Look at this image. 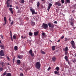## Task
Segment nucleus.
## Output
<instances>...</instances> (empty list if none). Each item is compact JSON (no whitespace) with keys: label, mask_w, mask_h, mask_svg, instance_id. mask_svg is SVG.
<instances>
[{"label":"nucleus","mask_w":76,"mask_h":76,"mask_svg":"<svg viewBox=\"0 0 76 76\" xmlns=\"http://www.w3.org/2000/svg\"><path fill=\"white\" fill-rule=\"evenodd\" d=\"M50 69H51V68L50 67H49L48 69V71H49V70H50Z\"/></svg>","instance_id":"37998d69"},{"label":"nucleus","mask_w":76,"mask_h":76,"mask_svg":"<svg viewBox=\"0 0 76 76\" xmlns=\"http://www.w3.org/2000/svg\"><path fill=\"white\" fill-rule=\"evenodd\" d=\"M63 51L65 52V55H67L68 54V51H69V49H68V47L66 46L63 49Z\"/></svg>","instance_id":"f257e3e1"},{"label":"nucleus","mask_w":76,"mask_h":76,"mask_svg":"<svg viewBox=\"0 0 76 76\" xmlns=\"http://www.w3.org/2000/svg\"><path fill=\"white\" fill-rule=\"evenodd\" d=\"M70 23L72 26H73V22Z\"/></svg>","instance_id":"58836bf2"},{"label":"nucleus","mask_w":76,"mask_h":76,"mask_svg":"<svg viewBox=\"0 0 76 76\" xmlns=\"http://www.w3.org/2000/svg\"><path fill=\"white\" fill-rule=\"evenodd\" d=\"M7 65L10 66V65L9 64V63H7Z\"/></svg>","instance_id":"0e129e2a"},{"label":"nucleus","mask_w":76,"mask_h":76,"mask_svg":"<svg viewBox=\"0 0 76 76\" xmlns=\"http://www.w3.org/2000/svg\"><path fill=\"white\" fill-rule=\"evenodd\" d=\"M42 27L45 29H46L48 28V24L46 23H43L42 25Z\"/></svg>","instance_id":"7ed1b4c3"},{"label":"nucleus","mask_w":76,"mask_h":76,"mask_svg":"<svg viewBox=\"0 0 76 76\" xmlns=\"http://www.w3.org/2000/svg\"><path fill=\"white\" fill-rule=\"evenodd\" d=\"M56 57L54 56L52 58V61H56Z\"/></svg>","instance_id":"ddd939ff"},{"label":"nucleus","mask_w":76,"mask_h":76,"mask_svg":"<svg viewBox=\"0 0 76 76\" xmlns=\"http://www.w3.org/2000/svg\"><path fill=\"white\" fill-rule=\"evenodd\" d=\"M40 52L42 54H45V53L44 51H42V50H41V51Z\"/></svg>","instance_id":"4be33fe9"},{"label":"nucleus","mask_w":76,"mask_h":76,"mask_svg":"<svg viewBox=\"0 0 76 76\" xmlns=\"http://www.w3.org/2000/svg\"><path fill=\"white\" fill-rule=\"evenodd\" d=\"M0 46L1 48L2 49H4V45H0Z\"/></svg>","instance_id":"a211bd4d"},{"label":"nucleus","mask_w":76,"mask_h":76,"mask_svg":"<svg viewBox=\"0 0 76 76\" xmlns=\"http://www.w3.org/2000/svg\"><path fill=\"white\" fill-rule=\"evenodd\" d=\"M36 21H38V20H39V17H38V16L36 17Z\"/></svg>","instance_id":"5701e85b"},{"label":"nucleus","mask_w":76,"mask_h":76,"mask_svg":"<svg viewBox=\"0 0 76 76\" xmlns=\"http://www.w3.org/2000/svg\"><path fill=\"white\" fill-rule=\"evenodd\" d=\"M18 46H15L14 47V50L15 51H17L18 50Z\"/></svg>","instance_id":"2eb2a0df"},{"label":"nucleus","mask_w":76,"mask_h":76,"mask_svg":"<svg viewBox=\"0 0 76 76\" xmlns=\"http://www.w3.org/2000/svg\"><path fill=\"white\" fill-rule=\"evenodd\" d=\"M6 24V22H5V23H4L3 24V26H4Z\"/></svg>","instance_id":"49530a36"},{"label":"nucleus","mask_w":76,"mask_h":76,"mask_svg":"<svg viewBox=\"0 0 76 76\" xmlns=\"http://www.w3.org/2000/svg\"><path fill=\"white\" fill-rule=\"evenodd\" d=\"M61 39H63V38H64V36H62L61 37Z\"/></svg>","instance_id":"603ef678"},{"label":"nucleus","mask_w":76,"mask_h":76,"mask_svg":"<svg viewBox=\"0 0 76 76\" xmlns=\"http://www.w3.org/2000/svg\"><path fill=\"white\" fill-rule=\"evenodd\" d=\"M61 3L63 4L64 3V0H61Z\"/></svg>","instance_id":"473e14b6"},{"label":"nucleus","mask_w":76,"mask_h":76,"mask_svg":"<svg viewBox=\"0 0 76 76\" xmlns=\"http://www.w3.org/2000/svg\"><path fill=\"white\" fill-rule=\"evenodd\" d=\"M3 68L2 67H1L0 68V70L1 72V71H3Z\"/></svg>","instance_id":"72a5a7b5"},{"label":"nucleus","mask_w":76,"mask_h":76,"mask_svg":"<svg viewBox=\"0 0 76 76\" xmlns=\"http://www.w3.org/2000/svg\"><path fill=\"white\" fill-rule=\"evenodd\" d=\"M17 62L18 63V65H19L20 64V61L19 60H18L17 61Z\"/></svg>","instance_id":"f3484780"},{"label":"nucleus","mask_w":76,"mask_h":76,"mask_svg":"<svg viewBox=\"0 0 76 76\" xmlns=\"http://www.w3.org/2000/svg\"><path fill=\"white\" fill-rule=\"evenodd\" d=\"M12 7V5H10V7Z\"/></svg>","instance_id":"680f3d73"},{"label":"nucleus","mask_w":76,"mask_h":76,"mask_svg":"<svg viewBox=\"0 0 76 76\" xmlns=\"http://www.w3.org/2000/svg\"><path fill=\"white\" fill-rule=\"evenodd\" d=\"M6 74H7V72H5L2 74V75L3 76H4L6 75Z\"/></svg>","instance_id":"b1692460"},{"label":"nucleus","mask_w":76,"mask_h":76,"mask_svg":"<svg viewBox=\"0 0 76 76\" xmlns=\"http://www.w3.org/2000/svg\"><path fill=\"white\" fill-rule=\"evenodd\" d=\"M55 4V5H57V6H61V3H60V2H59V1L56 2Z\"/></svg>","instance_id":"6e6552de"},{"label":"nucleus","mask_w":76,"mask_h":76,"mask_svg":"<svg viewBox=\"0 0 76 76\" xmlns=\"http://www.w3.org/2000/svg\"><path fill=\"white\" fill-rule=\"evenodd\" d=\"M21 3H22L23 4L25 2V1L24 0H21L20 1Z\"/></svg>","instance_id":"a878e982"},{"label":"nucleus","mask_w":76,"mask_h":76,"mask_svg":"<svg viewBox=\"0 0 76 76\" xmlns=\"http://www.w3.org/2000/svg\"><path fill=\"white\" fill-rule=\"evenodd\" d=\"M64 58L65 59L66 61H68V57L67 56H65Z\"/></svg>","instance_id":"dca6fc26"},{"label":"nucleus","mask_w":76,"mask_h":76,"mask_svg":"<svg viewBox=\"0 0 76 76\" xmlns=\"http://www.w3.org/2000/svg\"><path fill=\"white\" fill-rule=\"evenodd\" d=\"M9 10H10V11H12V8H10Z\"/></svg>","instance_id":"c9c22d12"},{"label":"nucleus","mask_w":76,"mask_h":76,"mask_svg":"<svg viewBox=\"0 0 76 76\" xmlns=\"http://www.w3.org/2000/svg\"><path fill=\"white\" fill-rule=\"evenodd\" d=\"M20 70H22H22H23L22 69H20Z\"/></svg>","instance_id":"e2e57ef3"},{"label":"nucleus","mask_w":76,"mask_h":76,"mask_svg":"<svg viewBox=\"0 0 76 76\" xmlns=\"http://www.w3.org/2000/svg\"><path fill=\"white\" fill-rule=\"evenodd\" d=\"M20 76H23V74L22 73H21L20 74Z\"/></svg>","instance_id":"4c0bfd02"},{"label":"nucleus","mask_w":76,"mask_h":76,"mask_svg":"<svg viewBox=\"0 0 76 76\" xmlns=\"http://www.w3.org/2000/svg\"><path fill=\"white\" fill-rule=\"evenodd\" d=\"M9 5H7V7H9Z\"/></svg>","instance_id":"13d9d810"},{"label":"nucleus","mask_w":76,"mask_h":76,"mask_svg":"<svg viewBox=\"0 0 76 76\" xmlns=\"http://www.w3.org/2000/svg\"><path fill=\"white\" fill-rule=\"evenodd\" d=\"M4 21L5 22H7V21L6 20V17H4Z\"/></svg>","instance_id":"aec40b11"},{"label":"nucleus","mask_w":76,"mask_h":76,"mask_svg":"<svg viewBox=\"0 0 76 76\" xmlns=\"http://www.w3.org/2000/svg\"><path fill=\"white\" fill-rule=\"evenodd\" d=\"M52 5L53 4H51L50 3L48 4V6L47 10L48 11H50V8H51V7L52 6Z\"/></svg>","instance_id":"423d86ee"},{"label":"nucleus","mask_w":76,"mask_h":76,"mask_svg":"<svg viewBox=\"0 0 76 76\" xmlns=\"http://www.w3.org/2000/svg\"><path fill=\"white\" fill-rule=\"evenodd\" d=\"M10 37L11 38H12V34H10Z\"/></svg>","instance_id":"de8ad7c7"},{"label":"nucleus","mask_w":76,"mask_h":76,"mask_svg":"<svg viewBox=\"0 0 76 76\" xmlns=\"http://www.w3.org/2000/svg\"><path fill=\"white\" fill-rule=\"evenodd\" d=\"M34 20H35V18H34Z\"/></svg>","instance_id":"774afa93"},{"label":"nucleus","mask_w":76,"mask_h":76,"mask_svg":"<svg viewBox=\"0 0 76 76\" xmlns=\"http://www.w3.org/2000/svg\"><path fill=\"white\" fill-rule=\"evenodd\" d=\"M15 62V59H14L13 60V63H14Z\"/></svg>","instance_id":"4d7b16f0"},{"label":"nucleus","mask_w":76,"mask_h":76,"mask_svg":"<svg viewBox=\"0 0 76 76\" xmlns=\"http://www.w3.org/2000/svg\"><path fill=\"white\" fill-rule=\"evenodd\" d=\"M7 59H8V60H9L10 58H9V57H7Z\"/></svg>","instance_id":"3c124183"},{"label":"nucleus","mask_w":76,"mask_h":76,"mask_svg":"<svg viewBox=\"0 0 76 76\" xmlns=\"http://www.w3.org/2000/svg\"><path fill=\"white\" fill-rule=\"evenodd\" d=\"M6 76H11V74L9 73H7V74Z\"/></svg>","instance_id":"c756f323"},{"label":"nucleus","mask_w":76,"mask_h":76,"mask_svg":"<svg viewBox=\"0 0 76 76\" xmlns=\"http://www.w3.org/2000/svg\"><path fill=\"white\" fill-rule=\"evenodd\" d=\"M54 73H55V74H57V71H55Z\"/></svg>","instance_id":"a18cd8bd"},{"label":"nucleus","mask_w":76,"mask_h":76,"mask_svg":"<svg viewBox=\"0 0 76 76\" xmlns=\"http://www.w3.org/2000/svg\"><path fill=\"white\" fill-rule=\"evenodd\" d=\"M56 69L57 70V71H58L59 70V67L58 66L56 68Z\"/></svg>","instance_id":"7c9ffc66"},{"label":"nucleus","mask_w":76,"mask_h":76,"mask_svg":"<svg viewBox=\"0 0 76 76\" xmlns=\"http://www.w3.org/2000/svg\"><path fill=\"white\" fill-rule=\"evenodd\" d=\"M30 11L32 13L33 15H34V14H35V10L34 9H32L31 8L30 9Z\"/></svg>","instance_id":"9d476101"},{"label":"nucleus","mask_w":76,"mask_h":76,"mask_svg":"<svg viewBox=\"0 0 76 76\" xmlns=\"http://www.w3.org/2000/svg\"><path fill=\"white\" fill-rule=\"evenodd\" d=\"M11 39L12 41H13V38L12 37L11 38Z\"/></svg>","instance_id":"052dcab7"},{"label":"nucleus","mask_w":76,"mask_h":76,"mask_svg":"<svg viewBox=\"0 0 76 76\" xmlns=\"http://www.w3.org/2000/svg\"><path fill=\"white\" fill-rule=\"evenodd\" d=\"M75 7H76V4H75L74 5Z\"/></svg>","instance_id":"69168bd1"},{"label":"nucleus","mask_w":76,"mask_h":76,"mask_svg":"<svg viewBox=\"0 0 76 76\" xmlns=\"http://www.w3.org/2000/svg\"><path fill=\"white\" fill-rule=\"evenodd\" d=\"M42 37L43 38H45L46 37V35H45V33H42Z\"/></svg>","instance_id":"4468645a"},{"label":"nucleus","mask_w":76,"mask_h":76,"mask_svg":"<svg viewBox=\"0 0 76 76\" xmlns=\"http://www.w3.org/2000/svg\"><path fill=\"white\" fill-rule=\"evenodd\" d=\"M38 33H39V31H35L34 32V35L35 36H37L38 35Z\"/></svg>","instance_id":"f8f14e48"},{"label":"nucleus","mask_w":76,"mask_h":76,"mask_svg":"<svg viewBox=\"0 0 76 76\" xmlns=\"http://www.w3.org/2000/svg\"><path fill=\"white\" fill-rule=\"evenodd\" d=\"M21 37L22 39H23V36H21Z\"/></svg>","instance_id":"6e6d98bb"},{"label":"nucleus","mask_w":76,"mask_h":76,"mask_svg":"<svg viewBox=\"0 0 76 76\" xmlns=\"http://www.w3.org/2000/svg\"><path fill=\"white\" fill-rule=\"evenodd\" d=\"M26 38V37H23V39H25Z\"/></svg>","instance_id":"338daca9"},{"label":"nucleus","mask_w":76,"mask_h":76,"mask_svg":"<svg viewBox=\"0 0 76 76\" xmlns=\"http://www.w3.org/2000/svg\"><path fill=\"white\" fill-rule=\"evenodd\" d=\"M22 12V11H20V10H18V13H21Z\"/></svg>","instance_id":"e433bc0d"},{"label":"nucleus","mask_w":76,"mask_h":76,"mask_svg":"<svg viewBox=\"0 0 76 76\" xmlns=\"http://www.w3.org/2000/svg\"><path fill=\"white\" fill-rule=\"evenodd\" d=\"M16 9H19V7H18V6H17L16 7Z\"/></svg>","instance_id":"8fccbe9b"},{"label":"nucleus","mask_w":76,"mask_h":76,"mask_svg":"<svg viewBox=\"0 0 76 76\" xmlns=\"http://www.w3.org/2000/svg\"><path fill=\"white\" fill-rule=\"evenodd\" d=\"M17 36V35L16 34H14L13 36V39H16V36Z\"/></svg>","instance_id":"6ab92c4d"},{"label":"nucleus","mask_w":76,"mask_h":76,"mask_svg":"<svg viewBox=\"0 0 76 76\" xmlns=\"http://www.w3.org/2000/svg\"><path fill=\"white\" fill-rule=\"evenodd\" d=\"M40 4V3H39V2H38L37 4V7H39Z\"/></svg>","instance_id":"c85d7f7f"},{"label":"nucleus","mask_w":76,"mask_h":76,"mask_svg":"<svg viewBox=\"0 0 76 76\" xmlns=\"http://www.w3.org/2000/svg\"><path fill=\"white\" fill-rule=\"evenodd\" d=\"M10 12H11V13H12V14H13V11H11Z\"/></svg>","instance_id":"5fc2aeb1"},{"label":"nucleus","mask_w":76,"mask_h":76,"mask_svg":"<svg viewBox=\"0 0 76 76\" xmlns=\"http://www.w3.org/2000/svg\"><path fill=\"white\" fill-rule=\"evenodd\" d=\"M29 53L32 57H34V54L32 53V50L31 49L29 51Z\"/></svg>","instance_id":"1a4fd4ad"},{"label":"nucleus","mask_w":76,"mask_h":76,"mask_svg":"<svg viewBox=\"0 0 76 76\" xmlns=\"http://www.w3.org/2000/svg\"><path fill=\"white\" fill-rule=\"evenodd\" d=\"M31 26H34L35 25V23L34 21H31Z\"/></svg>","instance_id":"9b49d317"},{"label":"nucleus","mask_w":76,"mask_h":76,"mask_svg":"<svg viewBox=\"0 0 76 76\" xmlns=\"http://www.w3.org/2000/svg\"><path fill=\"white\" fill-rule=\"evenodd\" d=\"M18 58H21V56H18Z\"/></svg>","instance_id":"09e8293b"},{"label":"nucleus","mask_w":76,"mask_h":76,"mask_svg":"<svg viewBox=\"0 0 76 76\" xmlns=\"http://www.w3.org/2000/svg\"><path fill=\"white\" fill-rule=\"evenodd\" d=\"M75 62H76V60L75 59H74L73 61V63H75Z\"/></svg>","instance_id":"ea45409f"},{"label":"nucleus","mask_w":76,"mask_h":76,"mask_svg":"<svg viewBox=\"0 0 76 76\" xmlns=\"http://www.w3.org/2000/svg\"><path fill=\"white\" fill-rule=\"evenodd\" d=\"M28 35L30 36H32V33L31 32H29L28 33Z\"/></svg>","instance_id":"bb28decb"},{"label":"nucleus","mask_w":76,"mask_h":76,"mask_svg":"<svg viewBox=\"0 0 76 76\" xmlns=\"http://www.w3.org/2000/svg\"><path fill=\"white\" fill-rule=\"evenodd\" d=\"M1 65H2V66H4V62H2L1 63Z\"/></svg>","instance_id":"f704fd0d"},{"label":"nucleus","mask_w":76,"mask_h":76,"mask_svg":"<svg viewBox=\"0 0 76 76\" xmlns=\"http://www.w3.org/2000/svg\"><path fill=\"white\" fill-rule=\"evenodd\" d=\"M0 56H4V53L3 50H1L0 51Z\"/></svg>","instance_id":"39448f33"},{"label":"nucleus","mask_w":76,"mask_h":76,"mask_svg":"<svg viewBox=\"0 0 76 76\" xmlns=\"http://www.w3.org/2000/svg\"><path fill=\"white\" fill-rule=\"evenodd\" d=\"M54 23H56V24H57V21H55L54 22Z\"/></svg>","instance_id":"79ce46f5"},{"label":"nucleus","mask_w":76,"mask_h":76,"mask_svg":"<svg viewBox=\"0 0 76 76\" xmlns=\"http://www.w3.org/2000/svg\"><path fill=\"white\" fill-rule=\"evenodd\" d=\"M69 20H70V23L73 22V19H69Z\"/></svg>","instance_id":"2f4dec72"},{"label":"nucleus","mask_w":76,"mask_h":76,"mask_svg":"<svg viewBox=\"0 0 76 76\" xmlns=\"http://www.w3.org/2000/svg\"><path fill=\"white\" fill-rule=\"evenodd\" d=\"M71 44L72 45V47L74 48V49H75L76 48V46H75V42L73 41H72L71 42Z\"/></svg>","instance_id":"20e7f679"},{"label":"nucleus","mask_w":76,"mask_h":76,"mask_svg":"<svg viewBox=\"0 0 76 76\" xmlns=\"http://www.w3.org/2000/svg\"><path fill=\"white\" fill-rule=\"evenodd\" d=\"M1 38L2 39H3V36L2 35H1Z\"/></svg>","instance_id":"a19ab883"},{"label":"nucleus","mask_w":76,"mask_h":76,"mask_svg":"<svg viewBox=\"0 0 76 76\" xmlns=\"http://www.w3.org/2000/svg\"><path fill=\"white\" fill-rule=\"evenodd\" d=\"M55 46H53L52 47V50H53V51L55 50Z\"/></svg>","instance_id":"393cba45"},{"label":"nucleus","mask_w":76,"mask_h":76,"mask_svg":"<svg viewBox=\"0 0 76 76\" xmlns=\"http://www.w3.org/2000/svg\"><path fill=\"white\" fill-rule=\"evenodd\" d=\"M9 1H10V0H7L6 3L7 5H9Z\"/></svg>","instance_id":"412c9836"},{"label":"nucleus","mask_w":76,"mask_h":76,"mask_svg":"<svg viewBox=\"0 0 76 76\" xmlns=\"http://www.w3.org/2000/svg\"><path fill=\"white\" fill-rule=\"evenodd\" d=\"M68 63L70 65V62L69 61L68 62Z\"/></svg>","instance_id":"bf43d9fd"},{"label":"nucleus","mask_w":76,"mask_h":76,"mask_svg":"<svg viewBox=\"0 0 76 76\" xmlns=\"http://www.w3.org/2000/svg\"><path fill=\"white\" fill-rule=\"evenodd\" d=\"M13 23H13V21H12L11 23V25H13Z\"/></svg>","instance_id":"c03bdc74"},{"label":"nucleus","mask_w":76,"mask_h":76,"mask_svg":"<svg viewBox=\"0 0 76 76\" xmlns=\"http://www.w3.org/2000/svg\"><path fill=\"white\" fill-rule=\"evenodd\" d=\"M67 3H70V0H66Z\"/></svg>","instance_id":"cd10ccee"},{"label":"nucleus","mask_w":76,"mask_h":76,"mask_svg":"<svg viewBox=\"0 0 76 76\" xmlns=\"http://www.w3.org/2000/svg\"><path fill=\"white\" fill-rule=\"evenodd\" d=\"M36 68H37L38 69H40L41 67V63L39 62H37L36 64Z\"/></svg>","instance_id":"f03ea898"},{"label":"nucleus","mask_w":76,"mask_h":76,"mask_svg":"<svg viewBox=\"0 0 76 76\" xmlns=\"http://www.w3.org/2000/svg\"><path fill=\"white\" fill-rule=\"evenodd\" d=\"M60 39H59V40H58L57 41V42H60Z\"/></svg>","instance_id":"864d4df0"},{"label":"nucleus","mask_w":76,"mask_h":76,"mask_svg":"<svg viewBox=\"0 0 76 76\" xmlns=\"http://www.w3.org/2000/svg\"><path fill=\"white\" fill-rule=\"evenodd\" d=\"M48 25L50 28H54V26L53 24H51L50 23H48Z\"/></svg>","instance_id":"0eeeda50"}]
</instances>
